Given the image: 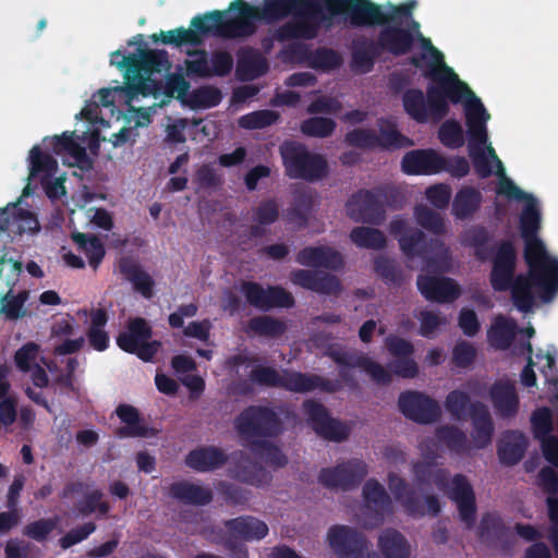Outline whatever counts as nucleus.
Segmentation results:
<instances>
[{
  "label": "nucleus",
  "mask_w": 558,
  "mask_h": 558,
  "mask_svg": "<svg viewBox=\"0 0 558 558\" xmlns=\"http://www.w3.org/2000/svg\"><path fill=\"white\" fill-rule=\"evenodd\" d=\"M137 51L138 53L124 56L121 50H116L110 54L111 65L119 70L125 69V86L120 90H124L130 100L138 95H155L159 83L150 76L161 74L171 66L166 50L140 48Z\"/></svg>",
  "instance_id": "4"
},
{
  "label": "nucleus",
  "mask_w": 558,
  "mask_h": 558,
  "mask_svg": "<svg viewBox=\"0 0 558 558\" xmlns=\"http://www.w3.org/2000/svg\"><path fill=\"white\" fill-rule=\"evenodd\" d=\"M526 439L519 430L506 432L497 444V454L501 464L515 465L526 450Z\"/></svg>",
  "instance_id": "37"
},
{
  "label": "nucleus",
  "mask_w": 558,
  "mask_h": 558,
  "mask_svg": "<svg viewBox=\"0 0 558 558\" xmlns=\"http://www.w3.org/2000/svg\"><path fill=\"white\" fill-rule=\"evenodd\" d=\"M169 496L182 504L193 506H207L214 498L210 488L185 480L173 482L169 486Z\"/></svg>",
  "instance_id": "35"
},
{
  "label": "nucleus",
  "mask_w": 558,
  "mask_h": 558,
  "mask_svg": "<svg viewBox=\"0 0 558 558\" xmlns=\"http://www.w3.org/2000/svg\"><path fill=\"white\" fill-rule=\"evenodd\" d=\"M248 328L256 335L268 337H280L286 331L284 323L270 316L251 318L248 322Z\"/></svg>",
  "instance_id": "62"
},
{
  "label": "nucleus",
  "mask_w": 558,
  "mask_h": 558,
  "mask_svg": "<svg viewBox=\"0 0 558 558\" xmlns=\"http://www.w3.org/2000/svg\"><path fill=\"white\" fill-rule=\"evenodd\" d=\"M225 11H210L202 15H196L191 20V28L183 26L170 31H160L159 34L150 35L154 43H162L178 48L182 46L198 47L204 44L207 36L214 35L221 38H228L229 35L225 26Z\"/></svg>",
  "instance_id": "8"
},
{
  "label": "nucleus",
  "mask_w": 558,
  "mask_h": 558,
  "mask_svg": "<svg viewBox=\"0 0 558 558\" xmlns=\"http://www.w3.org/2000/svg\"><path fill=\"white\" fill-rule=\"evenodd\" d=\"M445 157L433 149H415L407 153L401 160L407 174H436L444 170Z\"/></svg>",
  "instance_id": "25"
},
{
  "label": "nucleus",
  "mask_w": 558,
  "mask_h": 558,
  "mask_svg": "<svg viewBox=\"0 0 558 558\" xmlns=\"http://www.w3.org/2000/svg\"><path fill=\"white\" fill-rule=\"evenodd\" d=\"M416 7L415 0H410L400 4H390L388 12L381 13L389 15L395 13L393 19H388L387 22L380 23L383 28L378 33L377 45L380 52L386 51L395 57L408 54L414 45V36L408 28L402 27V24L408 19L412 17L413 10ZM377 24L364 25L363 27H372Z\"/></svg>",
  "instance_id": "10"
},
{
  "label": "nucleus",
  "mask_w": 558,
  "mask_h": 558,
  "mask_svg": "<svg viewBox=\"0 0 558 558\" xmlns=\"http://www.w3.org/2000/svg\"><path fill=\"white\" fill-rule=\"evenodd\" d=\"M380 50L376 41L372 39H360L354 41L351 53V69L355 73H368L373 70Z\"/></svg>",
  "instance_id": "40"
},
{
  "label": "nucleus",
  "mask_w": 558,
  "mask_h": 558,
  "mask_svg": "<svg viewBox=\"0 0 558 558\" xmlns=\"http://www.w3.org/2000/svg\"><path fill=\"white\" fill-rule=\"evenodd\" d=\"M378 134H376L375 146L381 150L393 151L401 148H408L414 145V142L400 133L396 122L390 119L380 118L377 121Z\"/></svg>",
  "instance_id": "38"
},
{
  "label": "nucleus",
  "mask_w": 558,
  "mask_h": 558,
  "mask_svg": "<svg viewBox=\"0 0 558 558\" xmlns=\"http://www.w3.org/2000/svg\"><path fill=\"white\" fill-rule=\"evenodd\" d=\"M336 364L340 365L339 377L347 384H353L354 378L350 368L359 367L365 371L367 375L377 385H389L392 381L391 372L387 371L379 363L364 355H355L341 348H329L326 352Z\"/></svg>",
  "instance_id": "14"
},
{
  "label": "nucleus",
  "mask_w": 558,
  "mask_h": 558,
  "mask_svg": "<svg viewBox=\"0 0 558 558\" xmlns=\"http://www.w3.org/2000/svg\"><path fill=\"white\" fill-rule=\"evenodd\" d=\"M296 262L306 267L339 270L343 267L342 255L329 246H306L296 254Z\"/></svg>",
  "instance_id": "27"
},
{
  "label": "nucleus",
  "mask_w": 558,
  "mask_h": 558,
  "mask_svg": "<svg viewBox=\"0 0 558 558\" xmlns=\"http://www.w3.org/2000/svg\"><path fill=\"white\" fill-rule=\"evenodd\" d=\"M116 414L124 424L117 429V435L119 437L142 438L155 435L154 429L145 423L140 411L135 407L126 403L119 404L116 408Z\"/></svg>",
  "instance_id": "29"
},
{
  "label": "nucleus",
  "mask_w": 558,
  "mask_h": 558,
  "mask_svg": "<svg viewBox=\"0 0 558 558\" xmlns=\"http://www.w3.org/2000/svg\"><path fill=\"white\" fill-rule=\"evenodd\" d=\"M225 12L229 39L253 36L257 31L256 22H276L291 16L276 29L275 38L279 41L315 39L323 26L332 25L335 16H343L351 26L380 24L395 17V13L384 15L381 5L371 0H264L262 8L234 0Z\"/></svg>",
  "instance_id": "1"
},
{
  "label": "nucleus",
  "mask_w": 558,
  "mask_h": 558,
  "mask_svg": "<svg viewBox=\"0 0 558 558\" xmlns=\"http://www.w3.org/2000/svg\"><path fill=\"white\" fill-rule=\"evenodd\" d=\"M284 174L306 182L323 180L328 174V162L322 154L311 151L301 142L289 140L279 146Z\"/></svg>",
  "instance_id": "9"
},
{
  "label": "nucleus",
  "mask_w": 558,
  "mask_h": 558,
  "mask_svg": "<svg viewBox=\"0 0 558 558\" xmlns=\"http://www.w3.org/2000/svg\"><path fill=\"white\" fill-rule=\"evenodd\" d=\"M375 272L387 283L400 287L404 281L401 266L392 258L378 256L374 260Z\"/></svg>",
  "instance_id": "51"
},
{
  "label": "nucleus",
  "mask_w": 558,
  "mask_h": 558,
  "mask_svg": "<svg viewBox=\"0 0 558 558\" xmlns=\"http://www.w3.org/2000/svg\"><path fill=\"white\" fill-rule=\"evenodd\" d=\"M291 206L287 209L286 220L299 228H306L315 205V194L306 187H298L292 193Z\"/></svg>",
  "instance_id": "33"
},
{
  "label": "nucleus",
  "mask_w": 558,
  "mask_h": 558,
  "mask_svg": "<svg viewBox=\"0 0 558 558\" xmlns=\"http://www.w3.org/2000/svg\"><path fill=\"white\" fill-rule=\"evenodd\" d=\"M489 275L492 288L497 292L513 291L514 272L517 267V251L510 240H504L497 245L493 257Z\"/></svg>",
  "instance_id": "17"
},
{
  "label": "nucleus",
  "mask_w": 558,
  "mask_h": 558,
  "mask_svg": "<svg viewBox=\"0 0 558 558\" xmlns=\"http://www.w3.org/2000/svg\"><path fill=\"white\" fill-rule=\"evenodd\" d=\"M378 547L385 558H408L409 546L405 537L397 530H386L378 539Z\"/></svg>",
  "instance_id": "46"
},
{
  "label": "nucleus",
  "mask_w": 558,
  "mask_h": 558,
  "mask_svg": "<svg viewBox=\"0 0 558 558\" xmlns=\"http://www.w3.org/2000/svg\"><path fill=\"white\" fill-rule=\"evenodd\" d=\"M515 330L517 325L514 322L509 320L504 316H499L487 331V338L494 348L507 350L514 340Z\"/></svg>",
  "instance_id": "44"
},
{
  "label": "nucleus",
  "mask_w": 558,
  "mask_h": 558,
  "mask_svg": "<svg viewBox=\"0 0 558 558\" xmlns=\"http://www.w3.org/2000/svg\"><path fill=\"white\" fill-rule=\"evenodd\" d=\"M153 328L143 317H134L128 320L125 329L117 337L118 347L132 354L145 340L151 339Z\"/></svg>",
  "instance_id": "31"
},
{
  "label": "nucleus",
  "mask_w": 558,
  "mask_h": 558,
  "mask_svg": "<svg viewBox=\"0 0 558 558\" xmlns=\"http://www.w3.org/2000/svg\"><path fill=\"white\" fill-rule=\"evenodd\" d=\"M400 412L418 424H430L441 415L439 403L429 396L414 390L401 392L398 398Z\"/></svg>",
  "instance_id": "18"
},
{
  "label": "nucleus",
  "mask_w": 558,
  "mask_h": 558,
  "mask_svg": "<svg viewBox=\"0 0 558 558\" xmlns=\"http://www.w3.org/2000/svg\"><path fill=\"white\" fill-rule=\"evenodd\" d=\"M464 116L469 135V156L478 178L486 179L493 173L488 156L483 147L488 137L486 123L490 116L480 98L465 100Z\"/></svg>",
  "instance_id": "11"
},
{
  "label": "nucleus",
  "mask_w": 558,
  "mask_h": 558,
  "mask_svg": "<svg viewBox=\"0 0 558 558\" xmlns=\"http://www.w3.org/2000/svg\"><path fill=\"white\" fill-rule=\"evenodd\" d=\"M416 222L425 230L441 235L446 232L445 220L441 215L425 205H416L414 208Z\"/></svg>",
  "instance_id": "54"
},
{
  "label": "nucleus",
  "mask_w": 558,
  "mask_h": 558,
  "mask_svg": "<svg viewBox=\"0 0 558 558\" xmlns=\"http://www.w3.org/2000/svg\"><path fill=\"white\" fill-rule=\"evenodd\" d=\"M291 282L313 292L331 295L341 291L340 280L331 274L310 269H298L291 272Z\"/></svg>",
  "instance_id": "24"
},
{
  "label": "nucleus",
  "mask_w": 558,
  "mask_h": 558,
  "mask_svg": "<svg viewBox=\"0 0 558 558\" xmlns=\"http://www.w3.org/2000/svg\"><path fill=\"white\" fill-rule=\"evenodd\" d=\"M189 59L184 61L187 76L209 78V58L205 49L187 50Z\"/></svg>",
  "instance_id": "59"
},
{
  "label": "nucleus",
  "mask_w": 558,
  "mask_h": 558,
  "mask_svg": "<svg viewBox=\"0 0 558 558\" xmlns=\"http://www.w3.org/2000/svg\"><path fill=\"white\" fill-rule=\"evenodd\" d=\"M524 240V260L529 267L527 275H518L512 291V302L522 313H530L535 299L533 287L539 289L543 302H550L558 292V259L550 256L542 240Z\"/></svg>",
  "instance_id": "3"
},
{
  "label": "nucleus",
  "mask_w": 558,
  "mask_h": 558,
  "mask_svg": "<svg viewBox=\"0 0 558 558\" xmlns=\"http://www.w3.org/2000/svg\"><path fill=\"white\" fill-rule=\"evenodd\" d=\"M436 436L452 452L461 454L468 450L466 435L456 426H441L437 428Z\"/></svg>",
  "instance_id": "53"
},
{
  "label": "nucleus",
  "mask_w": 558,
  "mask_h": 558,
  "mask_svg": "<svg viewBox=\"0 0 558 558\" xmlns=\"http://www.w3.org/2000/svg\"><path fill=\"white\" fill-rule=\"evenodd\" d=\"M269 70L266 58L259 50L243 47L238 51L236 76L241 81H252L265 75Z\"/></svg>",
  "instance_id": "32"
},
{
  "label": "nucleus",
  "mask_w": 558,
  "mask_h": 558,
  "mask_svg": "<svg viewBox=\"0 0 558 558\" xmlns=\"http://www.w3.org/2000/svg\"><path fill=\"white\" fill-rule=\"evenodd\" d=\"M492 240L489 231L483 226H474L466 230L462 243L465 246L473 247L475 257L478 260H486L490 254L488 242Z\"/></svg>",
  "instance_id": "47"
},
{
  "label": "nucleus",
  "mask_w": 558,
  "mask_h": 558,
  "mask_svg": "<svg viewBox=\"0 0 558 558\" xmlns=\"http://www.w3.org/2000/svg\"><path fill=\"white\" fill-rule=\"evenodd\" d=\"M228 461V454L216 446H202L191 450L185 464L197 472H210L222 468Z\"/></svg>",
  "instance_id": "30"
},
{
  "label": "nucleus",
  "mask_w": 558,
  "mask_h": 558,
  "mask_svg": "<svg viewBox=\"0 0 558 558\" xmlns=\"http://www.w3.org/2000/svg\"><path fill=\"white\" fill-rule=\"evenodd\" d=\"M231 476L240 482L263 486L268 483L269 476L266 469L250 456L241 453L234 468L231 470Z\"/></svg>",
  "instance_id": "39"
},
{
  "label": "nucleus",
  "mask_w": 558,
  "mask_h": 558,
  "mask_svg": "<svg viewBox=\"0 0 558 558\" xmlns=\"http://www.w3.org/2000/svg\"><path fill=\"white\" fill-rule=\"evenodd\" d=\"M367 473V464L361 459L353 458L336 466L323 468L318 474V482L326 488L348 492L356 488Z\"/></svg>",
  "instance_id": "15"
},
{
  "label": "nucleus",
  "mask_w": 558,
  "mask_h": 558,
  "mask_svg": "<svg viewBox=\"0 0 558 558\" xmlns=\"http://www.w3.org/2000/svg\"><path fill=\"white\" fill-rule=\"evenodd\" d=\"M423 76L430 81L426 95L418 88H410L402 96L404 111L418 123L439 122L449 114V102L457 105L463 100L464 104L466 99L477 98L448 65L427 63Z\"/></svg>",
  "instance_id": "2"
},
{
  "label": "nucleus",
  "mask_w": 558,
  "mask_h": 558,
  "mask_svg": "<svg viewBox=\"0 0 558 558\" xmlns=\"http://www.w3.org/2000/svg\"><path fill=\"white\" fill-rule=\"evenodd\" d=\"M416 286L423 298L429 302L451 303L461 294L459 286L448 277L418 275Z\"/></svg>",
  "instance_id": "22"
},
{
  "label": "nucleus",
  "mask_w": 558,
  "mask_h": 558,
  "mask_svg": "<svg viewBox=\"0 0 558 558\" xmlns=\"http://www.w3.org/2000/svg\"><path fill=\"white\" fill-rule=\"evenodd\" d=\"M12 228L11 232L22 235L39 231V222L35 214L19 206V203H11Z\"/></svg>",
  "instance_id": "52"
},
{
  "label": "nucleus",
  "mask_w": 558,
  "mask_h": 558,
  "mask_svg": "<svg viewBox=\"0 0 558 558\" xmlns=\"http://www.w3.org/2000/svg\"><path fill=\"white\" fill-rule=\"evenodd\" d=\"M449 498L456 504L460 521L470 530L476 522V497L468 477L456 474L450 481Z\"/></svg>",
  "instance_id": "19"
},
{
  "label": "nucleus",
  "mask_w": 558,
  "mask_h": 558,
  "mask_svg": "<svg viewBox=\"0 0 558 558\" xmlns=\"http://www.w3.org/2000/svg\"><path fill=\"white\" fill-rule=\"evenodd\" d=\"M336 122L327 117H312L302 121L300 131L305 136L326 138L330 136L336 130Z\"/></svg>",
  "instance_id": "55"
},
{
  "label": "nucleus",
  "mask_w": 558,
  "mask_h": 558,
  "mask_svg": "<svg viewBox=\"0 0 558 558\" xmlns=\"http://www.w3.org/2000/svg\"><path fill=\"white\" fill-rule=\"evenodd\" d=\"M328 543L340 557H359L366 549V538L356 529L333 525L328 531Z\"/></svg>",
  "instance_id": "21"
},
{
  "label": "nucleus",
  "mask_w": 558,
  "mask_h": 558,
  "mask_svg": "<svg viewBox=\"0 0 558 558\" xmlns=\"http://www.w3.org/2000/svg\"><path fill=\"white\" fill-rule=\"evenodd\" d=\"M482 193L473 186H463L454 195L451 214L458 220H466L474 216L481 208Z\"/></svg>",
  "instance_id": "41"
},
{
  "label": "nucleus",
  "mask_w": 558,
  "mask_h": 558,
  "mask_svg": "<svg viewBox=\"0 0 558 558\" xmlns=\"http://www.w3.org/2000/svg\"><path fill=\"white\" fill-rule=\"evenodd\" d=\"M365 513L373 511L368 524L376 526L383 523L385 514L391 511V499L384 486L376 480H368L363 486Z\"/></svg>",
  "instance_id": "26"
},
{
  "label": "nucleus",
  "mask_w": 558,
  "mask_h": 558,
  "mask_svg": "<svg viewBox=\"0 0 558 558\" xmlns=\"http://www.w3.org/2000/svg\"><path fill=\"white\" fill-rule=\"evenodd\" d=\"M412 471L418 485L434 483L438 488L444 489L449 484L448 471L437 468L432 461H416L412 464Z\"/></svg>",
  "instance_id": "43"
},
{
  "label": "nucleus",
  "mask_w": 558,
  "mask_h": 558,
  "mask_svg": "<svg viewBox=\"0 0 558 558\" xmlns=\"http://www.w3.org/2000/svg\"><path fill=\"white\" fill-rule=\"evenodd\" d=\"M293 295L280 286H271L266 289L263 311L272 308H290L294 306Z\"/></svg>",
  "instance_id": "63"
},
{
  "label": "nucleus",
  "mask_w": 558,
  "mask_h": 558,
  "mask_svg": "<svg viewBox=\"0 0 558 558\" xmlns=\"http://www.w3.org/2000/svg\"><path fill=\"white\" fill-rule=\"evenodd\" d=\"M119 270L144 298H151L154 280L133 258L122 257L119 260Z\"/></svg>",
  "instance_id": "42"
},
{
  "label": "nucleus",
  "mask_w": 558,
  "mask_h": 558,
  "mask_svg": "<svg viewBox=\"0 0 558 558\" xmlns=\"http://www.w3.org/2000/svg\"><path fill=\"white\" fill-rule=\"evenodd\" d=\"M28 296L29 292L27 290L20 291L15 295L12 293V290H10L0 300L1 313L10 320L23 317L25 315L24 304L28 300Z\"/></svg>",
  "instance_id": "57"
},
{
  "label": "nucleus",
  "mask_w": 558,
  "mask_h": 558,
  "mask_svg": "<svg viewBox=\"0 0 558 558\" xmlns=\"http://www.w3.org/2000/svg\"><path fill=\"white\" fill-rule=\"evenodd\" d=\"M58 168L57 160L46 153H43L38 146H34L29 151V178L43 175L48 178L54 174Z\"/></svg>",
  "instance_id": "50"
},
{
  "label": "nucleus",
  "mask_w": 558,
  "mask_h": 558,
  "mask_svg": "<svg viewBox=\"0 0 558 558\" xmlns=\"http://www.w3.org/2000/svg\"><path fill=\"white\" fill-rule=\"evenodd\" d=\"M388 487L395 499L401 504L404 511L411 517H422L425 514V506L417 496L415 489L398 474L390 472L388 474Z\"/></svg>",
  "instance_id": "28"
},
{
  "label": "nucleus",
  "mask_w": 558,
  "mask_h": 558,
  "mask_svg": "<svg viewBox=\"0 0 558 558\" xmlns=\"http://www.w3.org/2000/svg\"><path fill=\"white\" fill-rule=\"evenodd\" d=\"M531 428L537 440L553 436V412L548 407H541L532 412Z\"/></svg>",
  "instance_id": "61"
},
{
  "label": "nucleus",
  "mask_w": 558,
  "mask_h": 558,
  "mask_svg": "<svg viewBox=\"0 0 558 558\" xmlns=\"http://www.w3.org/2000/svg\"><path fill=\"white\" fill-rule=\"evenodd\" d=\"M226 529L233 536L245 542L260 541L269 532L268 525L260 519L252 515H240L225 521Z\"/></svg>",
  "instance_id": "34"
},
{
  "label": "nucleus",
  "mask_w": 558,
  "mask_h": 558,
  "mask_svg": "<svg viewBox=\"0 0 558 558\" xmlns=\"http://www.w3.org/2000/svg\"><path fill=\"white\" fill-rule=\"evenodd\" d=\"M72 240L77 245L78 251L86 255L90 267L96 270L106 254L102 242L95 235L81 232H74Z\"/></svg>",
  "instance_id": "45"
},
{
  "label": "nucleus",
  "mask_w": 558,
  "mask_h": 558,
  "mask_svg": "<svg viewBox=\"0 0 558 558\" xmlns=\"http://www.w3.org/2000/svg\"><path fill=\"white\" fill-rule=\"evenodd\" d=\"M470 417L473 425L472 437L475 442V447L483 449L490 444L493 438L494 423L492 415L484 403L475 401L471 405Z\"/></svg>",
  "instance_id": "36"
},
{
  "label": "nucleus",
  "mask_w": 558,
  "mask_h": 558,
  "mask_svg": "<svg viewBox=\"0 0 558 558\" xmlns=\"http://www.w3.org/2000/svg\"><path fill=\"white\" fill-rule=\"evenodd\" d=\"M395 192L396 187L389 185L359 190L345 203L348 217L355 222L381 225L386 214L383 197L395 195Z\"/></svg>",
  "instance_id": "12"
},
{
  "label": "nucleus",
  "mask_w": 558,
  "mask_h": 558,
  "mask_svg": "<svg viewBox=\"0 0 558 558\" xmlns=\"http://www.w3.org/2000/svg\"><path fill=\"white\" fill-rule=\"evenodd\" d=\"M474 402H471L470 396L461 390H452L450 391L445 400L446 410L454 417L461 418L463 415L469 412L471 413V405Z\"/></svg>",
  "instance_id": "64"
},
{
  "label": "nucleus",
  "mask_w": 558,
  "mask_h": 558,
  "mask_svg": "<svg viewBox=\"0 0 558 558\" xmlns=\"http://www.w3.org/2000/svg\"><path fill=\"white\" fill-rule=\"evenodd\" d=\"M302 408L308 425L322 438L339 442L349 437L350 427L331 417L323 403L308 399L303 402Z\"/></svg>",
  "instance_id": "16"
},
{
  "label": "nucleus",
  "mask_w": 558,
  "mask_h": 558,
  "mask_svg": "<svg viewBox=\"0 0 558 558\" xmlns=\"http://www.w3.org/2000/svg\"><path fill=\"white\" fill-rule=\"evenodd\" d=\"M351 241L361 248L381 250L386 246L383 231L369 227H355L350 232Z\"/></svg>",
  "instance_id": "48"
},
{
  "label": "nucleus",
  "mask_w": 558,
  "mask_h": 558,
  "mask_svg": "<svg viewBox=\"0 0 558 558\" xmlns=\"http://www.w3.org/2000/svg\"><path fill=\"white\" fill-rule=\"evenodd\" d=\"M278 112L269 109L256 110L240 117L238 124L244 130H260L275 124L279 120Z\"/></svg>",
  "instance_id": "58"
},
{
  "label": "nucleus",
  "mask_w": 558,
  "mask_h": 558,
  "mask_svg": "<svg viewBox=\"0 0 558 558\" xmlns=\"http://www.w3.org/2000/svg\"><path fill=\"white\" fill-rule=\"evenodd\" d=\"M234 429L242 446L254 449L277 438L283 432V422L269 405L252 404L244 408L234 418Z\"/></svg>",
  "instance_id": "6"
},
{
  "label": "nucleus",
  "mask_w": 558,
  "mask_h": 558,
  "mask_svg": "<svg viewBox=\"0 0 558 558\" xmlns=\"http://www.w3.org/2000/svg\"><path fill=\"white\" fill-rule=\"evenodd\" d=\"M308 63L312 69L330 72L342 65L343 58L332 48L319 47L310 53Z\"/></svg>",
  "instance_id": "49"
},
{
  "label": "nucleus",
  "mask_w": 558,
  "mask_h": 558,
  "mask_svg": "<svg viewBox=\"0 0 558 558\" xmlns=\"http://www.w3.org/2000/svg\"><path fill=\"white\" fill-rule=\"evenodd\" d=\"M389 231L398 238L402 253L409 258L421 257L427 269H441L449 264V248L444 241L427 239L422 230L409 227L405 219L393 218Z\"/></svg>",
  "instance_id": "5"
},
{
  "label": "nucleus",
  "mask_w": 558,
  "mask_h": 558,
  "mask_svg": "<svg viewBox=\"0 0 558 558\" xmlns=\"http://www.w3.org/2000/svg\"><path fill=\"white\" fill-rule=\"evenodd\" d=\"M496 194L509 201L524 202L520 215V231L523 239L535 238L541 229V209L537 199L521 190L510 178L500 179L496 185Z\"/></svg>",
  "instance_id": "13"
},
{
  "label": "nucleus",
  "mask_w": 558,
  "mask_h": 558,
  "mask_svg": "<svg viewBox=\"0 0 558 558\" xmlns=\"http://www.w3.org/2000/svg\"><path fill=\"white\" fill-rule=\"evenodd\" d=\"M438 138L448 148L457 149L464 145L462 125L454 119L446 120L438 130Z\"/></svg>",
  "instance_id": "60"
},
{
  "label": "nucleus",
  "mask_w": 558,
  "mask_h": 558,
  "mask_svg": "<svg viewBox=\"0 0 558 558\" xmlns=\"http://www.w3.org/2000/svg\"><path fill=\"white\" fill-rule=\"evenodd\" d=\"M250 379L256 385L281 388L290 392L306 393L319 389L333 393L339 390L338 380L327 379L316 374L283 369L281 373L271 366H256L250 373Z\"/></svg>",
  "instance_id": "7"
},
{
  "label": "nucleus",
  "mask_w": 558,
  "mask_h": 558,
  "mask_svg": "<svg viewBox=\"0 0 558 558\" xmlns=\"http://www.w3.org/2000/svg\"><path fill=\"white\" fill-rule=\"evenodd\" d=\"M488 397L499 418L512 420L519 414L520 397L515 381L508 378L495 380L489 387Z\"/></svg>",
  "instance_id": "20"
},
{
  "label": "nucleus",
  "mask_w": 558,
  "mask_h": 558,
  "mask_svg": "<svg viewBox=\"0 0 558 558\" xmlns=\"http://www.w3.org/2000/svg\"><path fill=\"white\" fill-rule=\"evenodd\" d=\"M222 100L221 90L215 86H202L194 89L189 97L193 109H208L218 106Z\"/></svg>",
  "instance_id": "56"
},
{
  "label": "nucleus",
  "mask_w": 558,
  "mask_h": 558,
  "mask_svg": "<svg viewBox=\"0 0 558 558\" xmlns=\"http://www.w3.org/2000/svg\"><path fill=\"white\" fill-rule=\"evenodd\" d=\"M478 537L489 545L500 547L506 553L510 551L515 538L511 529L497 512H486L482 515Z\"/></svg>",
  "instance_id": "23"
}]
</instances>
